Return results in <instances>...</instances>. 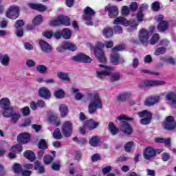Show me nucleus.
Returning a JSON list of instances; mask_svg holds the SVG:
<instances>
[{"instance_id":"nucleus-1","label":"nucleus","mask_w":176,"mask_h":176,"mask_svg":"<svg viewBox=\"0 0 176 176\" xmlns=\"http://www.w3.org/2000/svg\"><path fill=\"white\" fill-rule=\"evenodd\" d=\"M87 98L89 101L88 105V111L91 115L96 113L98 108L99 109L102 108V102L98 93H88L87 95Z\"/></svg>"},{"instance_id":"nucleus-2","label":"nucleus","mask_w":176,"mask_h":176,"mask_svg":"<svg viewBox=\"0 0 176 176\" xmlns=\"http://www.w3.org/2000/svg\"><path fill=\"white\" fill-rule=\"evenodd\" d=\"M99 67L102 68V70L96 72V76L98 79H103L105 76H109L111 82H117L120 79V74L118 73L111 74L112 67L105 65H99Z\"/></svg>"},{"instance_id":"nucleus-3","label":"nucleus","mask_w":176,"mask_h":176,"mask_svg":"<svg viewBox=\"0 0 176 176\" xmlns=\"http://www.w3.org/2000/svg\"><path fill=\"white\" fill-rule=\"evenodd\" d=\"M117 119L121 123L120 125L121 131H123L126 135H131V134H133V128L130 126L129 122H127V120H134V118H129L127 116L121 115L118 116Z\"/></svg>"},{"instance_id":"nucleus-4","label":"nucleus","mask_w":176,"mask_h":176,"mask_svg":"<svg viewBox=\"0 0 176 176\" xmlns=\"http://www.w3.org/2000/svg\"><path fill=\"white\" fill-rule=\"evenodd\" d=\"M113 24H115L116 25H118V24H122L125 27H128V25H129L128 31H129L130 32H131V31H133V30H137V27H138V23H137V22L129 21L123 16L117 17L116 19H114Z\"/></svg>"},{"instance_id":"nucleus-5","label":"nucleus","mask_w":176,"mask_h":176,"mask_svg":"<svg viewBox=\"0 0 176 176\" xmlns=\"http://www.w3.org/2000/svg\"><path fill=\"white\" fill-rule=\"evenodd\" d=\"M20 15V8L17 6H10L6 12V16L11 20H16Z\"/></svg>"},{"instance_id":"nucleus-6","label":"nucleus","mask_w":176,"mask_h":176,"mask_svg":"<svg viewBox=\"0 0 176 176\" xmlns=\"http://www.w3.org/2000/svg\"><path fill=\"white\" fill-rule=\"evenodd\" d=\"M166 85V82L159 80H146L139 85L140 89H145V87H152V86H163Z\"/></svg>"},{"instance_id":"nucleus-7","label":"nucleus","mask_w":176,"mask_h":176,"mask_svg":"<svg viewBox=\"0 0 176 176\" xmlns=\"http://www.w3.org/2000/svg\"><path fill=\"white\" fill-rule=\"evenodd\" d=\"M138 116L142 118L140 120V124H149L151 123V120L152 119V113L146 110H144L138 113Z\"/></svg>"},{"instance_id":"nucleus-8","label":"nucleus","mask_w":176,"mask_h":176,"mask_svg":"<svg viewBox=\"0 0 176 176\" xmlns=\"http://www.w3.org/2000/svg\"><path fill=\"white\" fill-rule=\"evenodd\" d=\"M84 16L83 19L86 21L85 24L87 25H93V21H91V17L96 14V12L91 8L87 7L86 9L84 10Z\"/></svg>"},{"instance_id":"nucleus-9","label":"nucleus","mask_w":176,"mask_h":176,"mask_svg":"<svg viewBox=\"0 0 176 176\" xmlns=\"http://www.w3.org/2000/svg\"><path fill=\"white\" fill-rule=\"evenodd\" d=\"M72 122L71 121H65L61 127L62 133L64 137L68 138L70 135H72Z\"/></svg>"},{"instance_id":"nucleus-10","label":"nucleus","mask_w":176,"mask_h":176,"mask_svg":"<svg viewBox=\"0 0 176 176\" xmlns=\"http://www.w3.org/2000/svg\"><path fill=\"white\" fill-rule=\"evenodd\" d=\"M71 60L78 63H86L87 64H89V63L93 61L91 58L85 54H78L74 56H72Z\"/></svg>"},{"instance_id":"nucleus-11","label":"nucleus","mask_w":176,"mask_h":176,"mask_svg":"<svg viewBox=\"0 0 176 176\" xmlns=\"http://www.w3.org/2000/svg\"><path fill=\"white\" fill-rule=\"evenodd\" d=\"M163 127L165 130L171 131L176 128V122L174 120V117H166L165 122L163 123Z\"/></svg>"},{"instance_id":"nucleus-12","label":"nucleus","mask_w":176,"mask_h":176,"mask_svg":"<svg viewBox=\"0 0 176 176\" xmlns=\"http://www.w3.org/2000/svg\"><path fill=\"white\" fill-rule=\"evenodd\" d=\"M105 12H108V16L110 19H115L119 14V8L116 6H112L111 4L107 5L104 8Z\"/></svg>"},{"instance_id":"nucleus-13","label":"nucleus","mask_w":176,"mask_h":176,"mask_svg":"<svg viewBox=\"0 0 176 176\" xmlns=\"http://www.w3.org/2000/svg\"><path fill=\"white\" fill-rule=\"evenodd\" d=\"M14 27L16 28L15 34L19 38H21L24 35V30H23V27H24V21L23 20H18L15 22Z\"/></svg>"},{"instance_id":"nucleus-14","label":"nucleus","mask_w":176,"mask_h":176,"mask_svg":"<svg viewBox=\"0 0 176 176\" xmlns=\"http://www.w3.org/2000/svg\"><path fill=\"white\" fill-rule=\"evenodd\" d=\"M139 41L143 45H146L149 41V32L145 29H142L139 32Z\"/></svg>"},{"instance_id":"nucleus-15","label":"nucleus","mask_w":176,"mask_h":176,"mask_svg":"<svg viewBox=\"0 0 176 176\" xmlns=\"http://www.w3.org/2000/svg\"><path fill=\"white\" fill-rule=\"evenodd\" d=\"M144 157L146 160H151L156 156V151L152 147H148L144 150Z\"/></svg>"},{"instance_id":"nucleus-16","label":"nucleus","mask_w":176,"mask_h":176,"mask_svg":"<svg viewBox=\"0 0 176 176\" xmlns=\"http://www.w3.org/2000/svg\"><path fill=\"white\" fill-rule=\"evenodd\" d=\"M159 101H160V96H149L146 98L144 104L146 107H153Z\"/></svg>"},{"instance_id":"nucleus-17","label":"nucleus","mask_w":176,"mask_h":176,"mask_svg":"<svg viewBox=\"0 0 176 176\" xmlns=\"http://www.w3.org/2000/svg\"><path fill=\"white\" fill-rule=\"evenodd\" d=\"M94 54L96 58L100 61V63H102V64H106L107 63V58H105V56L104 55V51L100 48H97L94 50Z\"/></svg>"},{"instance_id":"nucleus-18","label":"nucleus","mask_w":176,"mask_h":176,"mask_svg":"<svg viewBox=\"0 0 176 176\" xmlns=\"http://www.w3.org/2000/svg\"><path fill=\"white\" fill-rule=\"evenodd\" d=\"M17 141L19 144H24L30 142V133H20L17 137Z\"/></svg>"},{"instance_id":"nucleus-19","label":"nucleus","mask_w":176,"mask_h":176,"mask_svg":"<svg viewBox=\"0 0 176 176\" xmlns=\"http://www.w3.org/2000/svg\"><path fill=\"white\" fill-rule=\"evenodd\" d=\"M166 100L170 101L172 108H176V94L175 92H169L166 96Z\"/></svg>"},{"instance_id":"nucleus-20","label":"nucleus","mask_w":176,"mask_h":176,"mask_svg":"<svg viewBox=\"0 0 176 176\" xmlns=\"http://www.w3.org/2000/svg\"><path fill=\"white\" fill-rule=\"evenodd\" d=\"M28 6H29L30 9H34V10H38V12H46V10H47V7L42 4L28 3Z\"/></svg>"},{"instance_id":"nucleus-21","label":"nucleus","mask_w":176,"mask_h":176,"mask_svg":"<svg viewBox=\"0 0 176 176\" xmlns=\"http://www.w3.org/2000/svg\"><path fill=\"white\" fill-rule=\"evenodd\" d=\"M39 46L44 53H50L52 52V46H50L49 43L43 40H40Z\"/></svg>"},{"instance_id":"nucleus-22","label":"nucleus","mask_w":176,"mask_h":176,"mask_svg":"<svg viewBox=\"0 0 176 176\" xmlns=\"http://www.w3.org/2000/svg\"><path fill=\"white\" fill-rule=\"evenodd\" d=\"M100 125V122H96L94 120L91 119L87 120L85 122L86 127H88L89 130H94V129H97Z\"/></svg>"},{"instance_id":"nucleus-23","label":"nucleus","mask_w":176,"mask_h":176,"mask_svg":"<svg viewBox=\"0 0 176 176\" xmlns=\"http://www.w3.org/2000/svg\"><path fill=\"white\" fill-rule=\"evenodd\" d=\"M59 23L60 25H65L66 27L71 25V20L67 16L60 15Z\"/></svg>"},{"instance_id":"nucleus-24","label":"nucleus","mask_w":176,"mask_h":176,"mask_svg":"<svg viewBox=\"0 0 176 176\" xmlns=\"http://www.w3.org/2000/svg\"><path fill=\"white\" fill-rule=\"evenodd\" d=\"M0 108L9 109L10 108V100L8 98H3L0 100Z\"/></svg>"},{"instance_id":"nucleus-25","label":"nucleus","mask_w":176,"mask_h":176,"mask_svg":"<svg viewBox=\"0 0 176 176\" xmlns=\"http://www.w3.org/2000/svg\"><path fill=\"white\" fill-rule=\"evenodd\" d=\"M38 94L40 97H43V98H50V91L47 89L46 87H42L38 90Z\"/></svg>"},{"instance_id":"nucleus-26","label":"nucleus","mask_w":176,"mask_h":176,"mask_svg":"<svg viewBox=\"0 0 176 176\" xmlns=\"http://www.w3.org/2000/svg\"><path fill=\"white\" fill-rule=\"evenodd\" d=\"M62 49H64L65 50H71L72 52H75L78 47H76V45L72 44L71 43H63L62 45Z\"/></svg>"},{"instance_id":"nucleus-27","label":"nucleus","mask_w":176,"mask_h":176,"mask_svg":"<svg viewBox=\"0 0 176 176\" xmlns=\"http://www.w3.org/2000/svg\"><path fill=\"white\" fill-rule=\"evenodd\" d=\"M108 130L112 134V135H116L119 133V129H118L113 122H110L108 124Z\"/></svg>"},{"instance_id":"nucleus-28","label":"nucleus","mask_w":176,"mask_h":176,"mask_svg":"<svg viewBox=\"0 0 176 176\" xmlns=\"http://www.w3.org/2000/svg\"><path fill=\"white\" fill-rule=\"evenodd\" d=\"M157 28L160 32H164L168 28V23L166 21L160 22Z\"/></svg>"},{"instance_id":"nucleus-29","label":"nucleus","mask_w":176,"mask_h":176,"mask_svg":"<svg viewBox=\"0 0 176 176\" xmlns=\"http://www.w3.org/2000/svg\"><path fill=\"white\" fill-rule=\"evenodd\" d=\"M23 156L30 162H34V160H35V153L32 151L27 150L23 153Z\"/></svg>"},{"instance_id":"nucleus-30","label":"nucleus","mask_w":176,"mask_h":176,"mask_svg":"<svg viewBox=\"0 0 176 176\" xmlns=\"http://www.w3.org/2000/svg\"><path fill=\"white\" fill-rule=\"evenodd\" d=\"M161 61L166 63V64H169L170 65H176V60L174 58L169 57H163L161 58Z\"/></svg>"},{"instance_id":"nucleus-31","label":"nucleus","mask_w":176,"mask_h":176,"mask_svg":"<svg viewBox=\"0 0 176 176\" xmlns=\"http://www.w3.org/2000/svg\"><path fill=\"white\" fill-rule=\"evenodd\" d=\"M59 111L62 118H64L68 115V107H67L65 104H60L59 106Z\"/></svg>"},{"instance_id":"nucleus-32","label":"nucleus","mask_w":176,"mask_h":176,"mask_svg":"<svg viewBox=\"0 0 176 176\" xmlns=\"http://www.w3.org/2000/svg\"><path fill=\"white\" fill-rule=\"evenodd\" d=\"M131 96V93L124 92L122 94H120L117 97V100H118V101H120V102H123V101H126V100H127V98H129Z\"/></svg>"},{"instance_id":"nucleus-33","label":"nucleus","mask_w":176,"mask_h":176,"mask_svg":"<svg viewBox=\"0 0 176 176\" xmlns=\"http://www.w3.org/2000/svg\"><path fill=\"white\" fill-rule=\"evenodd\" d=\"M101 140H100V138L97 136H93L89 140L91 146H98Z\"/></svg>"},{"instance_id":"nucleus-34","label":"nucleus","mask_w":176,"mask_h":176,"mask_svg":"<svg viewBox=\"0 0 176 176\" xmlns=\"http://www.w3.org/2000/svg\"><path fill=\"white\" fill-rule=\"evenodd\" d=\"M34 170L38 171L39 174L45 173V168L43 167V166H42L41 162L39 161H36L34 162Z\"/></svg>"},{"instance_id":"nucleus-35","label":"nucleus","mask_w":176,"mask_h":176,"mask_svg":"<svg viewBox=\"0 0 176 176\" xmlns=\"http://www.w3.org/2000/svg\"><path fill=\"white\" fill-rule=\"evenodd\" d=\"M1 64L4 67H8L9 65V63L10 61V57L8 56V54L2 55L1 59Z\"/></svg>"},{"instance_id":"nucleus-36","label":"nucleus","mask_w":176,"mask_h":176,"mask_svg":"<svg viewBox=\"0 0 176 176\" xmlns=\"http://www.w3.org/2000/svg\"><path fill=\"white\" fill-rule=\"evenodd\" d=\"M113 35V30L111 28H106L103 30L104 38H111Z\"/></svg>"},{"instance_id":"nucleus-37","label":"nucleus","mask_w":176,"mask_h":176,"mask_svg":"<svg viewBox=\"0 0 176 176\" xmlns=\"http://www.w3.org/2000/svg\"><path fill=\"white\" fill-rule=\"evenodd\" d=\"M10 151L12 153H15L16 154L17 152H23V146H21V145L20 144H16L14 146H12L10 148Z\"/></svg>"},{"instance_id":"nucleus-38","label":"nucleus","mask_w":176,"mask_h":176,"mask_svg":"<svg viewBox=\"0 0 176 176\" xmlns=\"http://www.w3.org/2000/svg\"><path fill=\"white\" fill-rule=\"evenodd\" d=\"M57 76L59 78V79H60V80H67V82L71 80L69 76H68L67 73L60 72L57 74Z\"/></svg>"},{"instance_id":"nucleus-39","label":"nucleus","mask_w":176,"mask_h":176,"mask_svg":"<svg viewBox=\"0 0 176 176\" xmlns=\"http://www.w3.org/2000/svg\"><path fill=\"white\" fill-rule=\"evenodd\" d=\"M72 32L71 30L68 28H65L62 30V36L64 39H70Z\"/></svg>"},{"instance_id":"nucleus-40","label":"nucleus","mask_w":176,"mask_h":176,"mask_svg":"<svg viewBox=\"0 0 176 176\" xmlns=\"http://www.w3.org/2000/svg\"><path fill=\"white\" fill-rule=\"evenodd\" d=\"M110 60L112 64L117 65L118 63H119V56H118V54L112 52Z\"/></svg>"},{"instance_id":"nucleus-41","label":"nucleus","mask_w":176,"mask_h":176,"mask_svg":"<svg viewBox=\"0 0 176 176\" xmlns=\"http://www.w3.org/2000/svg\"><path fill=\"white\" fill-rule=\"evenodd\" d=\"M11 121L12 122V123H14V124H16V123H17V121L19 120V119L20 118H21V116L20 115V113L14 111L12 113V114L11 115Z\"/></svg>"},{"instance_id":"nucleus-42","label":"nucleus","mask_w":176,"mask_h":176,"mask_svg":"<svg viewBox=\"0 0 176 176\" xmlns=\"http://www.w3.org/2000/svg\"><path fill=\"white\" fill-rule=\"evenodd\" d=\"M13 112V109L12 107H9V109H6L4 111H3L2 116L4 118H11Z\"/></svg>"},{"instance_id":"nucleus-43","label":"nucleus","mask_w":176,"mask_h":176,"mask_svg":"<svg viewBox=\"0 0 176 176\" xmlns=\"http://www.w3.org/2000/svg\"><path fill=\"white\" fill-rule=\"evenodd\" d=\"M53 137L55 140H61L63 139V135L60 131V129L57 128L54 130L53 133Z\"/></svg>"},{"instance_id":"nucleus-44","label":"nucleus","mask_w":176,"mask_h":176,"mask_svg":"<svg viewBox=\"0 0 176 176\" xmlns=\"http://www.w3.org/2000/svg\"><path fill=\"white\" fill-rule=\"evenodd\" d=\"M38 146L39 149H42L43 151L47 149V144L46 143V140L45 139L41 140L38 143Z\"/></svg>"},{"instance_id":"nucleus-45","label":"nucleus","mask_w":176,"mask_h":176,"mask_svg":"<svg viewBox=\"0 0 176 176\" xmlns=\"http://www.w3.org/2000/svg\"><path fill=\"white\" fill-rule=\"evenodd\" d=\"M164 53H166V47H158L154 52L155 56H160V54H164Z\"/></svg>"},{"instance_id":"nucleus-46","label":"nucleus","mask_w":176,"mask_h":176,"mask_svg":"<svg viewBox=\"0 0 176 176\" xmlns=\"http://www.w3.org/2000/svg\"><path fill=\"white\" fill-rule=\"evenodd\" d=\"M42 20H43L42 15H37L33 19L34 25H39V24H41Z\"/></svg>"},{"instance_id":"nucleus-47","label":"nucleus","mask_w":176,"mask_h":176,"mask_svg":"<svg viewBox=\"0 0 176 176\" xmlns=\"http://www.w3.org/2000/svg\"><path fill=\"white\" fill-rule=\"evenodd\" d=\"M36 69L38 72H40V74H45V72L47 71V67L43 65H39L36 66Z\"/></svg>"},{"instance_id":"nucleus-48","label":"nucleus","mask_w":176,"mask_h":176,"mask_svg":"<svg viewBox=\"0 0 176 176\" xmlns=\"http://www.w3.org/2000/svg\"><path fill=\"white\" fill-rule=\"evenodd\" d=\"M50 25H51V27H58V26H60V25L59 16H58L56 19L51 20L50 21Z\"/></svg>"},{"instance_id":"nucleus-49","label":"nucleus","mask_w":176,"mask_h":176,"mask_svg":"<svg viewBox=\"0 0 176 176\" xmlns=\"http://www.w3.org/2000/svg\"><path fill=\"white\" fill-rule=\"evenodd\" d=\"M55 97H57V98H64L65 93L63 89H59L58 91H55L54 93Z\"/></svg>"},{"instance_id":"nucleus-50","label":"nucleus","mask_w":176,"mask_h":176,"mask_svg":"<svg viewBox=\"0 0 176 176\" xmlns=\"http://www.w3.org/2000/svg\"><path fill=\"white\" fill-rule=\"evenodd\" d=\"M50 120L54 123L56 126H60V119L57 117V116H51L50 117Z\"/></svg>"},{"instance_id":"nucleus-51","label":"nucleus","mask_w":176,"mask_h":176,"mask_svg":"<svg viewBox=\"0 0 176 176\" xmlns=\"http://www.w3.org/2000/svg\"><path fill=\"white\" fill-rule=\"evenodd\" d=\"M159 34H155L150 39L151 45H155L156 43L159 41Z\"/></svg>"},{"instance_id":"nucleus-52","label":"nucleus","mask_w":176,"mask_h":176,"mask_svg":"<svg viewBox=\"0 0 176 176\" xmlns=\"http://www.w3.org/2000/svg\"><path fill=\"white\" fill-rule=\"evenodd\" d=\"M13 171L16 174H20L22 172L21 165L20 164H15L13 166Z\"/></svg>"},{"instance_id":"nucleus-53","label":"nucleus","mask_w":176,"mask_h":176,"mask_svg":"<svg viewBox=\"0 0 176 176\" xmlns=\"http://www.w3.org/2000/svg\"><path fill=\"white\" fill-rule=\"evenodd\" d=\"M53 162V157L50 155L44 156V163L45 164H50Z\"/></svg>"},{"instance_id":"nucleus-54","label":"nucleus","mask_w":176,"mask_h":176,"mask_svg":"<svg viewBox=\"0 0 176 176\" xmlns=\"http://www.w3.org/2000/svg\"><path fill=\"white\" fill-rule=\"evenodd\" d=\"M124 45H117L116 47H114L111 49V52L113 53H116V52H120V50H124Z\"/></svg>"},{"instance_id":"nucleus-55","label":"nucleus","mask_w":176,"mask_h":176,"mask_svg":"<svg viewBox=\"0 0 176 176\" xmlns=\"http://www.w3.org/2000/svg\"><path fill=\"white\" fill-rule=\"evenodd\" d=\"M22 114L23 115V116H28L31 112V111L30 110V107H25L24 108H22L21 109Z\"/></svg>"},{"instance_id":"nucleus-56","label":"nucleus","mask_w":176,"mask_h":176,"mask_svg":"<svg viewBox=\"0 0 176 176\" xmlns=\"http://www.w3.org/2000/svg\"><path fill=\"white\" fill-rule=\"evenodd\" d=\"M133 145H134V142H129L124 144V149L126 152H130L131 151V148H133Z\"/></svg>"},{"instance_id":"nucleus-57","label":"nucleus","mask_w":176,"mask_h":176,"mask_svg":"<svg viewBox=\"0 0 176 176\" xmlns=\"http://www.w3.org/2000/svg\"><path fill=\"white\" fill-rule=\"evenodd\" d=\"M152 9H153V10H154V12L159 11L160 9V4L159 3V2L155 1V2L153 3Z\"/></svg>"},{"instance_id":"nucleus-58","label":"nucleus","mask_w":176,"mask_h":176,"mask_svg":"<svg viewBox=\"0 0 176 176\" xmlns=\"http://www.w3.org/2000/svg\"><path fill=\"white\" fill-rule=\"evenodd\" d=\"M138 8V4L137 2H132L129 6V9L131 12H135Z\"/></svg>"},{"instance_id":"nucleus-59","label":"nucleus","mask_w":176,"mask_h":176,"mask_svg":"<svg viewBox=\"0 0 176 176\" xmlns=\"http://www.w3.org/2000/svg\"><path fill=\"white\" fill-rule=\"evenodd\" d=\"M129 13H130V9L129 7L126 6H123L122 10V16H127Z\"/></svg>"},{"instance_id":"nucleus-60","label":"nucleus","mask_w":176,"mask_h":176,"mask_svg":"<svg viewBox=\"0 0 176 176\" xmlns=\"http://www.w3.org/2000/svg\"><path fill=\"white\" fill-rule=\"evenodd\" d=\"M91 160L92 162H98V160H101V156L100 154H94L91 156Z\"/></svg>"},{"instance_id":"nucleus-61","label":"nucleus","mask_w":176,"mask_h":176,"mask_svg":"<svg viewBox=\"0 0 176 176\" xmlns=\"http://www.w3.org/2000/svg\"><path fill=\"white\" fill-rule=\"evenodd\" d=\"M112 170V167L111 166H106L102 169V173L104 175L108 174Z\"/></svg>"},{"instance_id":"nucleus-62","label":"nucleus","mask_w":176,"mask_h":176,"mask_svg":"<svg viewBox=\"0 0 176 176\" xmlns=\"http://www.w3.org/2000/svg\"><path fill=\"white\" fill-rule=\"evenodd\" d=\"M114 32L116 34H122V32H123V29L122 27L116 25L114 27Z\"/></svg>"},{"instance_id":"nucleus-63","label":"nucleus","mask_w":176,"mask_h":176,"mask_svg":"<svg viewBox=\"0 0 176 176\" xmlns=\"http://www.w3.org/2000/svg\"><path fill=\"white\" fill-rule=\"evenodd\" d=\"M144 63H146V64H149L151 63H152V56H151V55H146L144 58Z\"/></svg>"},{"instance_id":"nucleus-64","label":"nucleus","mask_w":176,"mask_h":176,"mask_svg":"<svg viewBox=\"0 0 176 176\" xmlns=\"http://www.w3.org/2000/svg\"><path fill=\"white\" fill-rule=\"evenodd\" d=\"M31 124V119L28 118L25 120L24 123L21 125V127H27Z\"/></svg>"}]
</instances>
